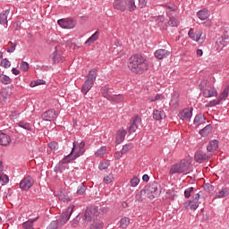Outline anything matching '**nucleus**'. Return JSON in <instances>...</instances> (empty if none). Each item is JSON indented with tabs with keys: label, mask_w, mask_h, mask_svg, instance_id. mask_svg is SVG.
Instances as JSON below:
<instances>
[{
	"label": "nucleus",
	"mask_w": 229,
	"mask_h": 229,
	"mask_svg": "<svg viewBox=\"0 0 229 229\" xmlns=\"http://www.w3.org/2000/svg\"><path fill=\"white\" fill-rule=\"evenodd\" d=\"M57 118L58 114H56V110L55 109H48L41 114V119H43V121H56Z\"/></svg>",
	"instance_id": "nucleus-11"
},
{
	"label": "nucleus",
	"mask_w": 229,
	"mask_h": 229,
	"mask_svg": "<svg viewBox=\"0 0 229 229\" xmlns=\"http://www.w3.org/2000/svg\"><path fill=\"white\" fill-rule=\"evenodd\" d=\"M229 44V28L225 29L224 34L216 40L217 49H223Z\"/></svg>",
	"instance_id": "nucleus-8"
},
{
	"label": "nucleus",
	"mask_w": 229,
	"mask_h": 229,
	"mask_svg": "<svg viewBox=\"0 0 229 229\" xmlns=\"http://www.w3.org/2000/svg\"><path fill=\"white\" fill-rule=\"evenodd\" d=\"M59 200L64 201V203H69L70 201H72V199H71V196L67 193H60L59 196Z\"/></svg>",
	"instance_id": "nucleus-35"
},
{
	"label": "nucleus",
	"mask_w": 229,
	"mask_h": 229,
	"mask_svg": "<svg viewBox=\"0 0 229 229\" xmlns=\"http://www.w3.org/2000/svg\"><path fill=\"white\" fill-rule=\"evenodd\" d=\"M104 182L105 183H112V175H107L106 177H104Z\"/></svg>",
	"instance_id": "nucleus-64"
},
{
	"label": "nucleus",
	"mask_w": 229,
	"mask_h": 229,
	"mask_svg": "<svg viewBox=\"0 0 229 229\" xmlns=\"http://www.w3.org/2000/svg\"><path fill=\"white\" fill-rule=\"evenodd\" d=\"M180 119L182 121H190L192 117V108H185L180 113Z\"/></svg>",
	"instance_id": "nucleus-16"
},
{
	"label": "nucleus",
	"mask_w": 229,
	"mask_h": 229,
	"mask_svg": "<svg viewBox=\"0 0 229 229\" xmlns=\"http://www.w3.org/2000/svg\"><path fill=\"white\" fill-rule=\"evenodd\" d=\"M87 191V186H85L84 182H81L77 189V194L80 196L85 194V191Z\"/></svg>",
	"instance_id": "nucleus-43"
},
{
	"label": "nucleus",
	"mask_w": 229,
	"mask_h": 229,
	"mask_svg": "<svg viewBox=\"0 0 229 229\" xmlns=\"http://www.w3.org/2000/svg\"><path fill=\"white\" fill-rule=\"evenodd\" d=\"M0 81L4 83V85H10L12 83V79L7 75L2 74L0 75Z\"/></svg>",
	"instance_id": "nucleus-42"
},
{
	"label": "nucleus",
	"mask_w": 229,
	"mask_h": 229,
	"mask_svg": "<svg viewBox=\"0 0 229 229\" xmlns=\"http://www.w3.org/2000/svg\"><path fill=\"white\" fill-rule=\"evenodd\" d=\"M146 4H148V0H139L140 8H146Z\"/></svg>",
	"instance_id": "nucleus-62"
},
{
	"label": "nucleus",
	"mask_w": 229,
	"mask_h": 229,
	"mask_svg": "<svg viewBox=\"0 0 229 229\" xmlns=\"http://www.w3.org/2000/svg\"><path fill=\"white\" fill-rule=\"evenodd\" d=\"M0 65L4 69H8V67H11L12 63L7 58H4L1 61Z\"/></svg>",
	"instance_id": "nucleus-47"
},
{
	"label": "nucleus",
	"mask_w": 229,
	"mask_h": 229,
	"mask_svg": "<svg viewBox=\"0 0 229 229\" xmlns=\"http://www.w3.org/2000/svg\"><path fill=\"white\" fill-rule=\"evenodd\" d=\"M114 10H119L120 12H126V6L124 0H114L113 3Z\"/></svg>",
	"instance_id": "nucleus-20"
},
{
	"label": "nucleus",
	"mask_w": 229,
	"mask_h": 229,
	"mask_svg": "<svg viewBox=\"0 0 229 229\" xmlns=\"http://www.w3.org/2000/svg\"><path fill=\"white\" fill-rule=\"evenodd\" d=\"M85 153V141L73 142V147L72 148V151L68 155V157L71 158V160H76V158H80L81 155H84Z\"/></svg>",
	"instance_id": "nucleus-4"
},
{
	"label": "nucleus",
	"mask_w": 229,
	"mask_h": 229,
	"mask_svg": "<svg viewBox=\"0 0 229 229\" xmlns=\"http://www.w3.org/2000/svg\"><path fill=\"white\" fill-rule=\"evenodd\" d=\"M130 149H133V144L132 143L125 144L123 147V148L121 149V151L123 152V155H126V153H128V151H130Z\"/></svg>",
	"instance_id": "nucleus-45"
},
{
	"label": "nucleus",
	"mask_w": 229,
	"mask_h": 229,
	"mask_svg": "<svg viewBox=\"0 0 229 229\" xmlns=\"http://www.w3.org/2000/svg\"><path fill=\"white\" fill-rule=\"evenodd\" d=\"M205 123V116L202 114H199L195 116L193 124L195 126H200V124H203Z\"/></svg>",
	"instance_id": "nucleus-31"
},
{
	"label": "nucleus",
	"mask_w": 229,
	"mask_h": 229,
	"mask_svg": "<svg viewBox=\"0 0 229 229\" xmlns=\"http://www.w3.org/2000/svg\"><path fill=\"white\" fill-rule=\"evenodd\" d=\"M125 3V12H135L137 10V5L135 4V0H123Z\"/></svg>",
	"instance_id": "nucleus-25"
},
{
	"label": "nucleus",
	"mask_w": 229,
	"mask_h": 229,
	"mask_svg": "<svg viewBox=\"0 0 229 229\" xmlns=\"http://www.w3.org/2000/svg\"><path fill=\"white\" fill-rule=\"evenodd\" d=\"M165 8L168 10V12H176V5L174 4H165Z\"/></svg>",
	"instance_id": "nucleus-60"
},
{
	"label": "nucleus",
	"mask_w": 229,
	"mask_h": 229,
	"mask_svg": "<svg viewBox=\"0 0 229 229\" xmlns=\"http://www.w3.org/2000/svg\"><path fill=\"white\" fill-rule=\"evenodd\" d=\"M35 181L33 180V177L27 175L21 181L20 189H21V191H30Z\"/></svg>",
	"instance_id": "nucleus-9"
},
{
	"label": "nucleus",
	"mask_w": 229,
	"mask_h": 229,
	"mask_svg": "<svg viewBox=\"0 0 229 229\" xmlns=\"http://www.w3.org/2000/svg\"><path fill=\"white\" fill-rule=\"evenodd\" d=\"M98 78V70L93 69L89 72V74L87 75V79L84 81V83L81 86V92L83 94V96H87L89 92L92 89V87H94V83L96 81V79Z\"/></svg>",
	"instance_id": "nucleus-2"
},
{
	"label": "nucleus",
	"mask_w": 229,
	"mask_h": 229,
	"mask_svg": "<svg viewBox=\"0 0 229 229\" xmlns=\"http://www.w3.org/2000/svg\"><path fill=\"white\" fill-rule=\"evenodd\" d=\"M37 219H38V217L30 219L27 222H24L22 224L23 228L24 229H33V224L35 223V221H37Z\"/></svg>",
	"instance_id": "nucleus-34"
},
{
	"label": "nucleus",
	"mask_w": 229,
	"mask_h": 229,
	"mask_svg": "<svg viewBox=\"0 0 229 229\" xmlns=\"http://www.w3.org/2000/svg\"><path fill=\"white\" fill-rule=\"evenodd\" d=\"M10 142H12L10 136L0 131V146H8Z\"/></svg>",
	"instance_id": "nucleus-22"
},
{
	"label": "nucleus",
	"mask_w": 229,
	"mask_h": 229,
	"mask_svg": "<svg viewBox=\"0 0 229 229\" xmlns=\"http://www.w3.org/2000/svg\"><path fill=\"white\" fill-rule=\"evenodd\" d=\"M105 153H106V147H101L96 153V157H103V155H105Z\"/></svg>",
	"instance_id": "nucleus-50"
},
{
	"label": "nucleus",
	"mask_w": 229,
	"mask_h": 229,
	"mask_svg": "<svg viewBox=\"0 0 229 229\" xmlns=\"http://www.w3.org/2000/svg\"><path fill=\"white\" fill-rule=\"evenodd\" d=\"M141 121L142 120L139 115L132 117L129 126V133H135V131H137V130L139 129Z\"/></svg>",
	"instance_id": "nucleus-13"
},
{
	"label": "nucleus",
	"mask_w": 229,
	"mask_h": 229,
	"mask_svg": "<svg viewBox=\"0 0 229 229\" xmlns=\"http://www.w3.org/2000/svg\"><path fill=\"white\" fill-rule=\"evenodd\" d=\"M153 117L155 121H162V119H165V113L160 110H154Z\"/></svg>",
	"instance_id": "nucleus-30"
},
{
	"label": "nucleus",
	"mask_w": 229,
	"mask_h": 229,
	"mask_svg": "<svg viewBox=\"0 0 229 229\" xmlns=\"http://www.w3.org/2000/svg\"><path fill=\"white\" fill-rule=\"evenodd\" d=\"M61 227L62 226L59 225V224H58V220H54L49 224V225L47 227V229H58Z\"/></svg>",
	"instance_id": "nucleus-46"
},
{
	"label": "nucleus",
	"mask_w": 229,
	"mask_h": 229,
	"mask_svg": "<svg viewBox=\"0 0 229 229\" xmlns=\"http://www.w3.org/2000/svg\"><path fill=\"white\" fill-rule=\"evenodd\" d=\"M18 126L20 128H23V130H27L28 131H31V130H33V127L31 126V123H26L24 121L19 122Z\"/></svg>",
	"instance_id": "nucleus-33"
},
{
	"label": "nucleus",
	"mask_w": 229,
	"mask_h": 229,
	"mask_svg": "<svg viewBox=\"0 0 229 229\" xmlns=\"http://www.w3.org/2000/svg\"><path fill=\"white\" fill-rule=\"evenodd\" d=\"M128 225H130V218L129 217H123L120 220L121 228H127Z\"/></svg>",
	"instance_id": "nucleus-44"
},
{
	"label": "nucleus",
	"mask_w": 229,
	"mask_h": 229,
	"mask_svg": "<svg viewBox=\"0 0 229 229\" xmlns=\"http://www.w3.org/2000/svg\"><path fill=\"white\" fill-rule=\"evenodd\" d=\"M189 167H191V164L187 159H182L179 163H175L172 165L169 174L173 176V174H182L185 173L186 174L189 173Z\"/></svg>",
	"instance_id": "nucleus-3"
},
{
	"label": "nucleus",
	"mask_w": 229,
	"mask_h": 229,
	"mask_svg": "<svg viewBox=\"0 0 229 229\" xmlns=\"http://www.w3.org/2000/svg\"><path fill=\"white\" fill-rule=\"evenodd\" d=\"M210 154L205 153L203 150H199L195 153L194 159L195 162L199 164H203V162H207V160H210Z\"/></svg>",
	"instance_id": "nucleus-12"
},
{
	"label": "nucleus",
	"mask_w": 229,
	"mask_h": 229,
	"mask_svg": "<svg viewBox=\"0 0 229 229\" xmlns=\"http://www.w3.org/2000/svg\"><path fill=\"white\" fill-rule=\"evenodd\" d=\"M17 47V44L11 42V46L7 48V53H13Z\"/></svg>",
	"instance_id": "nucleus-58"
},
{
	"label": "nucleus",
	"mask_w": 229,
	"mask_h": 229,
	"mask_svg": "<svg viewBox=\"0 0 229 229\" xmlns=\"http://www.w3.org/2000/svg\"><path fill=\"white\" fill-rule=\"evenodd\" d=\"M89 229H103V222L97 220L90 224Z\"/></svg>",
	"instance_id": "nucleus-40"
},
{
	"label": "nucleus",
	"mask_w": 229,
	"mask_h": 229,
	"mask_svg": "<svg viewBox=\"0 0 229 229\" xmlns=\"http://www.w3.org/2000/svg\"><path fill=\"white\" fill-rule=\"evenodd\" d=\"M111 98H108V101H113L114 103H123L124 101V97L123 95H114L110 97Z\"/></svg>",
	"instance_id": "nucleus-32"
},
{
	"label": "nucleus",
	"mask_w": 229,
	"mask_h": 229,
	"mask_svg": "<svg viewBox=\"0 0 229 229\" xmlns=\"http://www.w3.org/2000/svg\"><path fill=\"white\" fill-rule=\"evenodd\" d=\"M221 100L219 98L214 100L209 101V103L208 104V106H217V105L221 104Z\"/></svg>",
	"instance_id": "nucleus-52"
},
{
	"label": "nucleus",
	"mask_w": 229,
	"mask_h": 229,
	"mask_svg": "<svg viewBox=\"0 0 229 229\" xmlns=\"http://www.w3.org/2000/svg\"><path fill=\"white\" fill-rule=\"evenodd\" d=\"M228 194H229L228 189L222 188V190L216 194V198H226Z\"/></svg>",
	"instance_id": "nucleus-39"
},
{
	"label": "nucleus",
	"mask_w": 229,
	"mask_h": 229,
	"mask_svg": "<svg viewBox=\"0 0 229 229\" xmlns=\"http://www.w3.org/2000/svg\"><path fill=\"white\" fill-rule=\"evenodd\" d=\"M199 87L204 98H214V96H217V89L212 86H208V81H202Z\"/></svg>",
	"instance_id": "nucleus-5"
},
{
	"label": "nucleus",
	"mask_w": 229,
	"mask_h": 229,
	"mask_svg": "<svg viewBox=\"0 0 229 229\" xmlns=\"http://www.w3.org/2000/svg\"><path fill=\"white\" fill-rule=\"evenodd\" d=\"M210 131H212V125H207L206 127L199 131V133L200 135H202V137H205L208 135Z\"/></svg>",
	"instance_id": "nucleus-41"
},
{
	"label": "nucleus",
	"mask_w": 229,
	"mask_h": 229,
	"mask_svg": "<svg viewBox=\"0 0 229 229\" xmlns=\"http://www.w3.org/2000/svg\"><path fill=\"white\" fill-rule=\"evenodd\" d=\"M98 38H99V31L97 30L85 41V46H92V44H94Z\"/></svg>",
	"instance_id": "nucleus-27"
},
{
	"label": "nucleus",
	"mask_w": 229,
	"mask_h": 229,
	"mask_svg": "<svg viewBox=\"0 0 229 229\" xmlns=\"http://www.w3.org/2000/svg\"><path fill=\"white\" fill-rule=\"evenodd\" d=\"M228 94H229V85L225 88V89L219 95L218 98L221 99V101H225L226 98H228Z\"/></svg>",
	"instance_id": "nucleus-38"
},
{
	"label": "nucleus",
	"mask_w": 229,
	"mask_h": 229,
	"mask_svg": "<svg viewBox=\"0 0 229 229\" xmlns=\"http://www.w3.org/2000/svg\"><path fill=\"white\" fill-rule=\"evenodd\" d=\"M219 148V141L217 140H213L209 141L207 150L208 153H214V151H217V148Z\"/></svg>",
	"instance_id": "nucleus-23"
},
{
	"label": "nucleus",
	"mask_w": 229,
	"mask_h": 229,
	"mask_svg": "<svg viewBox=\"0 0 229 229\" xmlns=\"http://www.w3.org/2000/svg\"><path fill=\"white\" fill-rule=\"evenodd\" d=\"M127 133L128 131L124 129L117 131L115 137V144H121L122 142H124V139H126Z\"/></svg>",
	"instance_id": "nucleus-15"
},
{
	"label": "nucleus",
	"mask_w": 229,
	"mask_h": 229,
	"mask_svg": "<svg viewBox=\"0 0 229 229\" xmlns=\"http://www.w3.org/2000/svg\"><path fill=\"white\" fill-rule=\"evenodd\" d=\"M123 155H124V154L121 150V151L115 152L114 157L115 158V160H120V158H123Z\"/></svg>",
	"instance_id": "nucleus-61"
},
{
	"label": "nucleus",
	"mask_w": 229,
	"mask_h": 229,
	"mask_svg": "<svg viewBox=\"0 0 229 229\" xmlns=\"http://www.w3.org/2000/svg\"><path fill=\"white\" fill-rule=\"evenodd\" d=\"M48 148H50V149H53L54 151H56V149H58V142L51 141L50 143H48Z\"/></svg>",
	"instance_id": "nucleus-56"
},
{
	"label": "nucleus",
	"mask_w": 229,
	"mask_h": 229,
	"mask_svg": "<svg viewBox=\"0 0 229 229\" xmlns=\"http://www.w3.org/2000/svg\"><path fill=\"white\" fill-rule=\"evenodd\" d=\"M180 95H178L177 93H174L172 95V98L170 100V106L172 108H178V106H180Z\"/></svg>",
	"instance_id": "nucleus-24"
},
{
	"label": "nucleus",
	"mask_w": 229,
	"mask_h": 229,
	"mask_svg": "<svg viewBox=\"0 0 229 229\" xmlns=\"http://www.w3.org/2000/svg\"><path fill=\"white\" fill-rule=\"evenodd\" d=\"M204 190L209 194H212L214 192V186L210 183H205Z\"/></svg>",
	"instance_id": "nucleus-51"
},
{
	"label": "nucleus",
	"mask_w": 229,
	"mask_h": 229,
	"mask_svg": "<svg viewBox=\"0 0 229 229\" xmlns=\"http://www.w3.org/2000/svg\"><path fill=\"white\" fill-rule=\"evenodd\" d=\"M184 208H186V210H189V208H191V210H197L198 207H199V202H196L195 200H187L184 204H183Z\"/></svg>",
	"instance_id": "nucleus-21"
},
{
	"label": "nucleus",
	"mask_w": 229,
	"mask_h": 229,
	"mask_svg": "<svg viewBox=\"0 0 229 229\" xmlns=\"http://www.w3.org/2000/svg\"><path fill=\"white\" fill-rule=\"evenodd\" d=\"M74 210V205H71L68 207V208L64 211L59 218L55 221H58V224L60 226H64V225L67 224V221H69V219H71V216H72V212Z\"/></svg>",
	"instance_id": "nucleus-7"
},
{
	"label": "nucleus",
	"mask_w": 229,
	"mask_h": 229,
	"mask_svg": "<svg viewBox=\"0 0 229 229\" xmlns=\"http://www.w3.org/2000/svg\"><path fill=\"white\" fill-rule=\"evenodd\" d=\"M140 182V179L137 176H134L131 180V187H137V185H139V183Z\"/></svg>",
	"instance_id": "nucleus-54"
},
{
	"label": "nucleus",
	"mask_w": 229,
	"mask_h": 229,
	"mask_svg": "<svg viewBox=\"0 0 229 229\" xmlns=\"http://www.w3.org/2000/svg\"><path fill=\"white\" fill-rule=\"evenodd\" d=\"M101 94L104 96V98H106V99H111V96L110 94H112V91L110 89V87H108V85H105L101 88Z\"/></svg>",
	"instance_id": "nucleus-29"
},
{
	"label": "nucleus",
	"mask_w": 229,
	"mask_h": 229,
	"mask_svg": "<svg viewBox=\"0 0 229 229\" xmlns=\"http://www.w3.org/2000/svg\"><path fill=\"white\" fill-rule=\"evenodd\" d=\"M98 210L96 208H87L85 214H84V223L89 225V223H96L98 220Z\"/></svg>",
	"instance_id": "nucleus-6"
},
{
	"label": "nucleus",
	"mask_w": 229,
	"mask_h": 229,
	"mask_svg": "<svg viewBox=\"0 0 229 229\" xmlns=\"http://www.w3.org/2000/svg\"><path fill=\"white\" fill-rule=\"evenodd\" d=\"M197 17H199L200 21H207V18L210 17V11L208 9H202L197 13Z\"/></svg>",
	"instance_id": "nucleus-26"
},
{
	"label": "nucleus",
	"mask_w": 229,
	"mask_h": 229,
	"mask_svg": "<svg viewBox=\"0 0 229 229\" xmlns=\"http://www.w3.org/2000/svg\"><path fill=\"white\" fill-rule=\"evenodd\" d=\"M0 182H3V183H8V182H10V178L8 175L3 174L0 175Z\"/></svg>",
	"instance_id": "nucleus-57"
},
{
	"label": "nucleus",
	"mask_w": 229,
	"mask_h": 229,
	"mask_svg": "<svg viewBox=\"0 0 229 229\" xmlns=\"http://www.w3.org/2000/svg\"><path fill=\"white\" fill-rule=\"evenodd\" d=\"M158 189H160L158 182H152L147 187L148 192L154 194V196H158Z\"/></svg>",
	"instance_id": "nucleus-19"
},
{
	"label": "nucleus",
	"mask_w": 229,
	"mask_h": 229,
	"mask_svg": "<svg viewBox=\"0 0 229 229\" xmlns=\"http://www.w3.org/2000/svg\"><path fill=\"white\" fill-rule=\"evenodd\" d=\"M143 192H146V190H141L140 192H138L135 196L137 201H142V194Z\"/></svg>",
	"instance_id": "nucleus-59"
},
{
	"label": "nucleus",
	"mask_w": 229,
	"mask_h": 229,
	"mask_svg": "<svg viewBox=\"0 0 229 229\" xmlns=\"http://www.w3.org/2000/svg\"><path fill=\"white\" fill-rule=\"evenodd\" d=\"M128 69L134 74H144L148 71V59L140 54H134L128 60Z\"/></svg>",
	"instance_id": "nucleus-1"
},
{
	"label": "nucleus",
	"mask_w": 229,
	"mask_h": 229,
	"mask_svg": "<svg viewBox=\"0 0 229 229\" xmlns=\"http://www.w3.org/2000/svg\"><path fill=\"white\" fill-rule=\"evenodd\" d=\"M164 21H165V17H164V16H158L157 18V22L158 26H162V22H164Z\"/></svg>",
	"instance_id": "nucleus-63"
},
{
	"label": "nucleus",
	"mask_w": 229,
	"mask_h": 229,
	"mask_svg": "<svg viewBox=\"0 0 229 229\" xmlns=\"http://www.w3.org/2000/svg\"><path fill=\"white\" fill-rule=\"evenodd\" d=\"M203 32L201 30L194 32V29H190L188 32V37H190L194 42H199V38H201Z\"/></svg>",
	"instance_id": "nucleus-18"
},
{
	"label": "nucleus",
	"mask_w": 229,
	"mask_h": 229,
	"mask_svg": "<svg viewBox=\"0 0 229 229\" xmlns=\"http://www.w3.org/2000/svg\"><path fill=\"white\" fill-rule=\"evenodd\" d=\"M70 162H72V159L69 156H66L63 158L62 161L58 163L54 168L55 173H62V171H64L65 165L69 164Z\"/></svg>",
	"instance_id": "nucleus-14"
},
{
	"label": "nucleus",
	"mask_w": 229,
	"mask_h": 229,
	"mask_svg": "<svg viewBox=\"0 0 229 229\" xmlns=\"http://www.w3.org/2000/svg\"><path fill=\"white\" fill-rule=\"evenodd\" d=\"M171 55V52L166 49H157L154 55L157 60H164V58H167Z\"/></svg>",
	"instance_id": "nucleus-17"
},
{
	"label": "nucleus",
	"mask_w": 229,
	"mask_h": 229,
	"mask_svg": "<svg viewBox=\"0 0 229 229\" xmlns=\"http://www.w3.org/2000/svg\"><path fill=\"white\" fill-rule=\"evenodd\" d=\"M168 25L172 28H178V26L180 25V21H178L176 17L171 16L170 20L168 21Z\"/></svg>",
	"instance_id": "nucleus-36"
},
{
	"label": "nucleus",
	"mask_w": 229,
	"mask_h": 229,
	"mask_svg": "<svg viewBox=\"0 0 229 229\" xmlns=\"http://www.w3.org/2000/svg\"><path fill=\"white\" fill-rule=\"evenodd\" d=\"M192 192H194V187H190V188L186 189L184 191V198L186 199H189V198H191V194H192Z\"/></svg>",
	"instance_id": "nucleus-49"
},
{
	"label": "nucleus",
	"mask_w": 229,
	"mask_h": 229,
	"mask_svg": "<svg viewBox=\"0 0 229 229\" xmlns=\"http://www.w3.org/2000/svg\"><path fill=\"white\" fill-rule=\"evenodd\" d=\"M81 219V216H80V215H78L72 222V226H73V228H76V226H78V225H80V221Z\"/></svg>",
	"instance_id": "nucleus-53"
},
{
	"label": "nucleus",
	"mask_w": 229,
	"mask_h": 229,
	"mask_svg": "<svg viewBox=\"0 0 229 229\" xmlns=\"http://www.w3.org/2000/svg\"><path fill=\"white\" fill-rule=\"evenodd\" d=\"M57 24L64 30H72L76 26V21L71 18L61 19L57 21Z\"/></svg>",
	"instance_id": "nucleus-10"
},
{
	"label": "nucleus",
	"mask_w": 229,
	"mask_h": 229,
	"mask_svg": "<svg viewBox=\"0 0 229 229\" xmlns=\"http://www.w3.org/2000/svg\"><path fill=\"white\" fill-rule=\"evenodd\" d=\"M20 68L21 69V71H23V72H28V71H30V64H28V62L23 61L20 64Z\"/></svg>",
	"instance_id": "nucleus-48"
},
{
	"label": "nucleus",
	"mask_w": 229,
	"mask_h": 229,
	"mask_svg": "<svg viewBox=\"0 0 229 229\" xmlns=\"http://www.w3.org/2000/svg\"><path fill=\"white\" fill-rule=\"evenodd\" d=\"M109 165L108 162L105 161L98 165V169L100 171H105V169H108Z\"/></svg>",
	"instance_id": "nucleus-55"
},
{
	"label": "nucleus",
	"mask_w": 229,
	"mask_h": 229,
	"mask_svg": "<svg viewBox=\"0 0 229 229\" xmlns=\"http://www.w3.org/2000/svg\"><path fill=\"white\" fill-rule=\"evenodd\" d=\"M9 98H10V94H8V91L6 90L0 91V103H5V101H7Z\"/></svg>",
	"instance_id": "nucleus-37"
},
{
	"label": "nucleus",
	"mask_w": 229,
	"mask_h": 229,
	"mask_svg": "<svg viewBox=\"0 0 229 229\" xmlns=\"http://www.w3.org/2000/svg\"><path fill=\"white\" fill-rule=\"evenodd\" d=\"M10 14V9H7L0 13V24H8V15Z\"/></svg>",
	"instance_id": "nucleus-28"
}]
</instances>
